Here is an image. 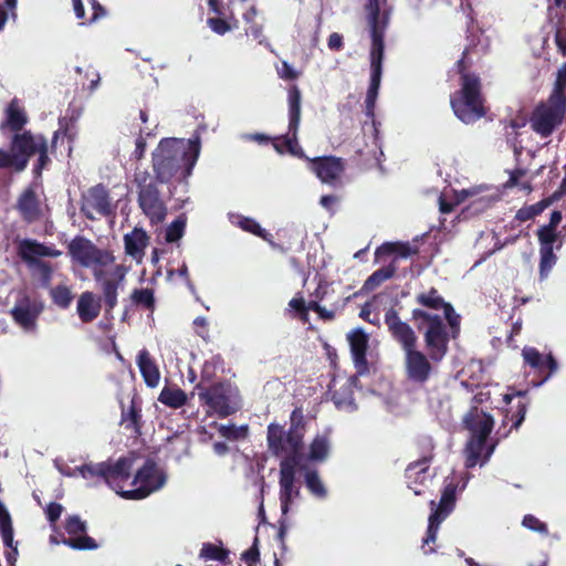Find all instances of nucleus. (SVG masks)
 <instances>
[{
  "mask_svg": "<svg viewBox=\"0 0 566 566\" xmlns=\"http://www.w3.org/2000/svg\"><path fill=\"white\" fill-rule=\"evenodd\" d=\"M304 430L300 426H291L287 431L275 423L268 427L269 449L277 457L291 459L298 464L303 447Z\"/></svg>",
  "mask_w": 566,
  "mask_h": 566,
  "instance_id": "obj_7",
  "label": "nucleus"
},
{
  "mask_svg": "<svg viewBox=\"0 0 566 566\" xmlns=\"http://www.w3.org/2000/svg\"><path fill=\"white\" fill-rule=\"evenodd\" d=\"M200 137L163 138L151 154L155 179L160 184L182 182L192 174L200 155Z\"/></svg>",
  "mask_w": 566,
  "mask_h": 566,
  "instance_id": "obj_1",
  "label": "nucleus"
},
{
  "mask_svg": "<svg viewBox=\"0 0 566 566\" xmlns=\"http://www.w3.org/2000/svg\"><path fill=\"white\" fill-rule=\"evenodd\" d=\"M553 203L552 199H544L534 205L523 207L516 212V219L520 221H527L541 214L547 207Z\"/></svg>",
  "mask_w": 566,
  "mask_h": 566,
  "instance_id": "obj_44",
  "label": "nucleus"
},
{
  "mask_svg": "<svg viewBox=\"0 0 566 566\" xmlns=\"http://www.w3.org/2000/svg\"><path fill=\"white\" fill-rule=\"evenodd\" d=\"M199 556L206 560L224 562L228 557V551L217 545L206 543L202 545Z\"/></svg>",
  "mask_w": 566,
  "mask_h": 566,
  "instance_id": "obj_51",
  "label": "nucleus"
},
{
  "mask_svg": "<svg viewBox=\"0 0 566 566\" xmlns=\"http://www.w3.org/2000/svg\"><path fill=\"white\" fill-rule=\"evenodd\" d=\"M312 169L324 184L336 185L344 171L340 158L324 157L312 161Z\"/></svg>",
  "mask_w": 566,
  "mask_h": 566,
  "instance_id": "obj_29",
  "label": "nucleus"
},
{
  "mask_svg": "<svg viewBox=\"0 0 566 566\" xmlns=\"http://www.w3.org/2000/svg\"><path fill=\"white\" fill-rule=\"evenodd\" d=\"M186 222L185 216H179L174 220L165 230V241L168 243L179 241L185 234Z\"/></svg>",
  "mask_w": 566,
  "mask_h": 566,
  "instance_id": "obj_45",
  "label": "nucleus"
},
{
  "mask_svg": "<svg viewBox=\"0 0 566 566\" xmlns=\"http://www.w3.org/2000/svg\"><path fill=\"white\" fill-rule=\"evenodd\" d=\"M28 123V115L22 103L13 98L4 109V120L0 128H8L11 132H20Z\"/></svg>",
  "mask_w": 566,
  "mask_h": 566,
  "instance_id": "obj_32",
  "label": "nucleus"
},
{
  "mask_svg": "<svg viewBox=\"0 0 566 566\" xmlns=\"http://www.w3.org/2000/svg\"><path fill=\"white\" fill-rule=\"evenodd\" d=\"M218 430L220 434L228 439L238 438V429L234 426L219 424Z\"/></svg>",
  "mask_w": 566,
  "mask_h": 566,
  "instance_id": "obj_63",
  "label": "nucleus"
},
{
  "mask_svg": "<svg viewBox=\"0 0 566 566\" xmlns=\"http://www.w3.org/2000/svg\"><path fill=\"white\" fill-rule=\"evenodd\" d=\"M199 398L221 418L234 413L240 408L239 392L230 384H216L200 391Z\"/></svg>",
  "mask_w": 566,
  "mask_h": 566,
  "instance_id": "obj_12",
  "label": "nucleus"
},
{
  "mask_svg": "<svg viewBox=\"0 0 566 566\" xmlns=\"http://www.w3.org/2000/svg\"><path fill=\"white\" fill-rule=\"evenodd\" d=\"M229 220L232 224L240 227L242 230L247 232H251L269 242L271 240L269 239L270 234L261 228V226L251 218L238 214V213H229L228 214Z\"/></svg>",
  "mask_w": 566,
  "mask_h": 566,
  "instance_id": "obj_38",
  "label": "nucleus"
},
{
  "mask_svg": "<svg viewBox=\"0 0 566 566\" xmlns=\"http://www.w3.org/2000/svg\"><path fill=\"white\" fill-rule=\"evenodd\" d=\"M301 91L297 86L289 90V132L273 140L274 149L280 153H289L296 157H304L297 143V130L301 122Z\"/></svg>",
  "mask_w": 566,
  "mask_h": 566,
  "instance_id": "obj_11",
  "label": "nucleus"
},
{
  "mask_svg": "<svg viewBox=\"0 0 566 566\" xmlns=\"http://www.w3.org/2000/svg\"><path fill=\"white\" fill-rule=\"evenodd\" d=\"M132 302L142 306L146 310H154L155 306V297L154 292L150 289H135L130 294Z\"/></svg>",
  "mask_w": 566,
  "mask_h": 566,
  "instance_id": "obj_48",
  "label": "nucleus"
},
{
  "mask_svg": "<svg viewBox=\"0 0 566 566\" xmlns=\"http://www.w3.org/2000/svg\"><path fill=\"white\" fill-rule=\"evenodd\" d=\"M93 276L102 292L105 312L111 313L117 305L119 290L124 287L126 269L113 263L108 268L95 271Z\"/></svg>",
  "mask_w": 566,
  "mask_h": 566,
  "instance_id": "obj_13",
  "label": "nucleus"
},
{
  "mask_svg": "<svg viewBox=\"0 0 566 566\" xmlns=\"http://www.w3.org/2000/svg\"><path fill=\"white\" fill-rule=\"evenodd\" d=\"M15 207L21 218L28 223H33L42 217L39 198L32 188H27L22 191Z\"/></svg>",
  "mask_w": 566,
  "mask_h": 566,
  "instance_id": "obj_30",
  "label": "nucleus"
},
{
  "mask_svg": "<svg viewBox=\"0 0 566 566\" xmlns=\"http://www.w3.org/2000/svg\"><path fill=\"white\" fill-rule=\"evenodd\" d=\"M386 0H367V21L370 30L371 46H385L384 35L388 24V14L381 12V4Z\"/></svg>",
  "mask_w": 566,
  "mask_h": 566,
  "instance_id": "obj_23",
  "label": "nucleus"
},
{
  "mask_svg": "<svg viewBox=\"0 0 566 566\" xmlns=\"http://www.w3.org/2000/svg\"><path fill=\"white\" fill-rule=\"evenodd\" d=\"M142 409L137 406L135 399H132L130 406L127 409L122 410L120 421L122 424L125 426L126 429H132L136 433L140 431V419H142Z\"/></svg>",
  "mask_w": 566,
  "mask_h": 566,
  "instance_id": "obj_39",
  "label": "nucleus"
},
{
  "mask_svg": "<svg viewBox=\"0 0 566 566\" xmlns=\"http://www.w3.org/2000/svg\"><path fill=\"white\" fill-rule=\"evenodd\" d=\"M412 318L417 323L418 329L423 333L426 348L431 361H441L448 352L450 338L442 317L415 308L412 311Z\"/></svg>",
  "mask_w": 566,
  "mask_h": 566,
  "instance_id": "obj_5",
  "label": "nucleus"
},
{
  "mask_svg": "<svg viewBox=\"0 0 566 566\" xmlns=\"http://www.w3.org/2000/svg\"><path fill=\"white\" fill-rule=\"evenodd\" d=\"M65 531L70 537H64L62 544L80 551L97 548L95 541L86 535V523L82 521L80 516H69L65 522Z\"/></svg>",
  "mask_w": 566,
  "mask_h": 566,
  "instance_id": "obj_22",
  "label": "nucleus"
},
{
  "mask_svg": "<svg viewBox=\"0 0 566 566\" xmlns=\"http://www.w3.org/2000/svg\"><path fill=\"white\" fill-rule=\"evenodd\" d=\"M136 363L145 384L150 388L157 387L160 380V373L147 349H142L138 353Z\"/></svg>",
  "mask_w": 566,
  "mask_h": 566,
  "instance_id": "obj_33",
  "label": "nucleus"
},
{
  "mask_svg": "<svg viewBox=\"0 0 566 566\" xmlns=\"http://www.w3.org/2000/svg\"><path fill=\"white\" fill-rule=\"evenodd\" d=\"M123 240L125 253L137 263H142L145 256V249L149 243L147 232L143 228L135 227L130 232L124 235Z\"/></svg>",
  "mask_w": 566,
  "mask_h": 566,
  "instance_id": "obj_31",
  "label": "nucleus"
},
{
  "mask_svg": "<svg viewBox=\"0 0 566 566\" xmlns=\"http://www.w3.org/2000/svg\"><path fill=\"white\" fill-rule=\"evenodd\" d=\"M566 112V97L551 94L546 103L538 105L532 113L530 124L541 137L546 138L563 123Z\"/></svg>",
  "mask_w": 566,
  "mask_h": 566,
  "instance_id": "obj_10",
  "label": "nucleus"
},
{
  "mask_svg": "<svg viewBox=\"0 0 566 566\" xmlns=\"http://www.w3.org/2000/svg\"><path fill=\"white\" fill-rule=\"evenodd\" d=\"M18 253L27 265L42 261L41 258H57L62 252L53 245H45L33 239H23L18 243Z\"/></svg>",
  "mask_w": 566,
  "mask_h": 566,
  "instance_id": "obj_26",
  "label": "nucleus"
},
{
  "mask_svg": "<svg viewBox=\"0 0 566 566\" xmlns=\"http://www.w3.org/2000/svg\"><path fill=\"white\" fill-rule=\"evenodd\" d=\"M295 462L282 459L280 463V503L282 515H286L293 501L300 495V488L295 482Z\"/></svg>",
  "mask_w": 566,
  "mask_h": 566,
  "instance_id": "obj_17",
  "label": "nucleus"
},
{
  "mask_svg": "<svg viewBox=\"0 0 566 566\" xmlns=\"http://www.w3.org/2000/svg\"><path fill=\"white\" fill-rule=\"evenodd\" d=\"M555 42L558 48V51L566 55V31L563 29H557L555 33Z\"/></svg>",
  "mask_w": 566,
  "mask_h": 566,
  "instance_id": "obj_62",
  "label": "nucleus"
},
{
  "mask_svg": "<svg viewBox=\"0 0 566 566\" xmlns=\"http://www.w3.org/2000/svg\"><path fill=\"white\" fill-rule=\"evenodd\" d=\"M305 485L313 496L318 500L327 497V488L323 483L316 470H308L304 475Z\"/></svg>",
  "mask_w": 566,
  "mask_h": 566,
  "instance_id": "obj_40",
  "label": "nucleus"
},
{
  "mask_svg": "<svg viewBox=\"0 0 566 566\" xmlns=\"http://www.w3.org/2000/svg\"><path fill=\"white\" fill-rule=\"evenodd\" d=\"M566 88V63L558 70L554 90L552 94H558L560 97H566L564 91Z\"/></svg>",
  "mask_w": 566,
  "mask_h": 566,
  "instance_id": "obj_55",
  "label": "nucleus"
},
{
  "mask_svg": "<svg viewBox=\"0 0 566 566\" xmlns=\"http://www.w3.org/2000/svg\"><path fill=\"white\" fill-rule=\"evenodd\" d=\"M537 237H538V241L541 244L539 249H544V248H553L554 249V243L557 240L556 229L548 228L547 226H543L538 229Z\"/></svg>",
  "mask_w": 566,
  "mask_h": 566,
  "instance_id": "obj_53",
  "label": "nucleus"
},
{
  "mask_svg": "<svg viewBox=\"0 0 566 566\" xmlns=\"http://www.w3.org/2000/svg\"><path fill=\"white\" fill-rule=\"evenodd\" d=\"M42 305L28 295H21L11 310L14 322L27 333L36 329V321L42 312Z\"/></svg>",
  "mask_w": 566,
  "mask_h": 566,
  "instance_id": "obj_19",
  "label": "nucleus"
},
{
  "mask_svg": "<svg viewBox=\"0 0 566 566\" xmlns=\"http://www.w3.org/2000/svg\"><path fill=\"white\" fill-rule=\"evenodd\" d=\"M395 273V268L389 265L375 271L364 283V290L373 291L382 282L389 280Z\"/></svg>",
  "mask_w": 566,
  "mask_h": 566,
  "instance_id": "obj_46",
  "label": "nucleus"
},
{
  "mask_svg": "<svg viewBox=\"0 0 566 566\" xmlns=\"http://www.w3.org/2000/svg\"><path fill=\"white\" fill-rule=\"evenodd\" d=\"M385 46L370 48V83L365 99V113L369 118H374V111L378 97V91L382 74V59Z\"/></svg>",
  "mask_w": 566,
  "mask_h": 566,
  "instance_id": "obj_18",
  "label": "nucleus"
},
{
  "mask_svg": "<svg viewBox=\"0 0 566 566\" xmlns=\"http://www.w3.org/2000/svg\"><path fill=\"white\" fill-rule=\"evenodd\" d=\"M81 211L90 220L112 214L114 207L107 189L103 185L90 188L83 195Z\"/></svg>",
  "mask_w": 566,
  "mask_h": 566,
  "instance_id": "obj_15",
  "label": "nucleus"
},
{
  "mask_svg": "<svg viewBox=\"0 0 566 566\" xmlns=\"http://www.w3.org/2000/svg\"><path fill=\"white\" fill-rule=\"evenodd\" d=\"M358 374L346 376L336 375L328 386V392L335 407L339 411L354 412L358 406L354 398V389L357 388Z\"/></svg>",
  "mask_w": 566,
  "mask_h": 566,
  "instance_id": "obj_14",
  "label": "nucleus"
},
{
  "mask_svg": "<svg viewBox=\"0 0 566 566\" xmlns=\"http://www.w3.org/2000/svg\"><path fill=\"white\" fill-rule=\"evenodd\" d=\"M45 137L42 135H32L30 132L22 134H15L11 142L10 153L17 158L25 160V167L28 166L29 158L39 150V147L43 145Z\"/></svg>",
  "mask_w": 566,
  "mask_h": 566,
  "instance_id": "obj_28",
  "label": "nucleus"
},
{
  "mask_svg": "<svg viewBox=\"0 0 566 566\" xmlns=\"http://www.w3.org/2000/svg\"><path fill=\"white\" fill-rule=\"evenodd\" d=\"M73 10L77 19H85L84 2L90 7L91 15L82 22V24L93 23L99 18L105 17V9L97 2V0H72Z\"/></svg>",
  "mask_w": 566,
  "mask_h": 566,
  "instance_id": "obj_35",
  "label": "nucleus"
},
{
  "mask_svg": "<svg viewBox=\"0 0 566 566\" xmlns=\"http://www.w3.org/2000/svg\"><path fill=\"white\" fill-rule=\"evenodd\" d=\"M429 457H423L419 461L410 463L406 469L407 485L416 495L423 493L424 488L430 482Z\"/></svg>",
  "mask_w": 566,
  "mask_h": 566,
  "instance_id": "obj_27",
  "label": "nucleus"
},
{
  "mask_svg": "<svg viewBox=\"0 0 566 566\" xmlns=\"http://www.w3.org/2000/svg\"><path fill=\"white\" fill-rule=\"evenodd\" d=\"M63 512V506L59 503H50L46 509L48 520L54 524L61 516Z\"/></svg>",
  "mask_w": 566,
  "mask_h": 566,
  "instance_id": "obj_61",
  "label": "nucleus"
},
{
  "mask_svg": "<svg viewBox=\"0 0 566 566\" xmlns=\"http://www.w3.org/2000/svg\"><path fill=\"white\" fill-rule=\"evenodd\" d=\"M539 280L544 281L548 277L551 270L556 264L557 256L553 248L539 249Z\"/></svg>",
  "mask_w": 566,
  "mask_h": 566,
  "instance_id": "obj_42",
  "label": "nucleus"
},
{
  "mask_svg": "<svg viewBox=\"0 0 566 566\" xmlns=\"http://www.w3.org/2000/svg\"><path fill=\"white\" fill-rule=\"evenodd\" d=\"M35 154L39 155V158H38V164L34 167V172L36 175H40L42 169L50 161L49 156H48V143H46V139L43 142V145L41 147H39V150H36Z\"/></svg>",
  "mask_w": 566,
  "mask_h": 566,
  "instance_id": "obj_57",
  "label": "nucleus"
},
{
  "mask_svg": "<svg viewBox=\"0 0 566 566\" xmlns=\"http://www.w3.org/2000/svg\"><path fill=\"white\" fill-rule=\"evenodd\" d=\"M331 440L327 433L317 434L310 446L308 459L323 462L328 458Z\"/></svg>",
  "mask_w": 566,
  "mask_h": 566,
  "instance_id": "obj_37",
  "label": "nucleus"
},
{
  "mask_svg": "<svg viewBox=\"0 0 566 566\" xmlns=\"http://www.w3.org/2000/svg\"><path fill=\"white\" fill-rule=\"evenodd\" d=\"M394 252H396L401 258H408L415 254L417 252V249L410 247L408 243L399 245L392 243H385L376 250V255L378 256L380 254H391Z\"/></svg>",
  "mask_w": 566,
  "mask_h": 566,
  "instance_id": "obj_50",
  "label": "nucleus"
},
{
  "mask_svg": "<svg viewBox=\"0 0 566 566\" xmlns=\"http://www.w3.org/2000/svg\"><path fill=\"white\" fill-rule=\"evenodd\" d=\"M70 256L83 268L95 271L111 266L115 258L109 250L97 248L90 239L76 235L67 245Z\"/></svg>",
  "mask_w": 566,
  "mask_h": 566,
  "instance_id": "obj_8",
  "label": "nucleus"
},
{
  "mask_svg": "<svg viewBox=\"0 0 566 566\" xmlns=\"http://www.w3.org/2000/svg\"><path fill=\"white\" fill-rule=\"evenodd\" d=\"M0 531L3 544L9 548L14 547L15 544L13 541V527L11 524V518L2 505H0Z\"/></svg>",
  "mask_w": 566,
  "mask_h": 566,
  "instance_id": "obj_43",
  "label": "nucleus"
},
{
  "mask_svg": "<svg viewBox=\"0 0 566 566\" xmlns=\"http://www.w3.org/2000/svg\"><path fill=\"white\" fill-rule=\"evenodd\" d=\"M347 340L357 374L366 375L368 373L366 350L368 348L369 335L358 327L347 334Z\"/></svg>",
  "mask_w": 566,
  "mask_h": 566,
  "instance_id": "obj_25",
  "label": "nucleus"
},
{
  "mask_svg": "<svg viewBox=\"0 0 566 566\" xmlns=\"http://www.w3.org/2000/svg\"><path fill=\"white\" fill-rule=\"evenodd\" d=\"M137 460L139 458L132 453L119 458L115 463L109 461L88 462L76 467V470L83 479L92 481L91 485H96L97 481L102 479L112 490L119 494L122 492V483L128 481L130 471L134 469Z\"/></svg>",
  "mask_w": 566,
  "mask_h": 566,
  "instance_id": "obj_3",
  "label": "nucleus"
},
{
  "mask_svg": "<svg viewBox=\"0 0 566 566\" xmlns=\"http://www.w3.org/2000/svg\"><path fill=\"white\" fill-rule=\"evenodd\" d=\"M385 324L387 325L392 338L400 345L403 353L417 348L418 337L412 327L400 319L394 308H389L385 314Z\"/></svg>",
  "mask_w": 566,
  "mask_h": 566,
  "instance_id": "obj_20",
  "label": "nucleus"
},
{
  "mask_svg": "<svg viewBox=\"0 0 566 566\" xmlns=\"http://www.w3.org/2000/svg\"><path fill=\"white\" fill-rule=\"evenodd\" d=\"M327 45L331 50H340L343 48V36L336 32L332 33L328 38Z\"/></svg>",
  "mask_w": 566,
  "mask_h": 566,
  "instance_id": "obj_64",
  "label": "nucleus"
},
{
  "mask_svg": "<svg viewBox=\"0 0 566 566\" xmlns=\"http://www.w3.org/2000/svg\"><path fill=\"white\" fill-rule=\"evenodd\" d=\"M455 492L457 485L454 483H448L444 486L438 507H436L429 516L427 536L423 539V545L436 541L440 524L454 509Z\"/></svg>",
  "mask_w": 566,
  "mask_h": 566,
  "instance_id": "obj_16",
  "label": "nucleus"
},
{
  "mask_svg": "<svg viewBox=\"0 0 566 566\" xmlns=\"http://www.w3.org/2000/svg\"><path fill=\"white\" fill-rule=\"evenodd\" d=\"M429 355L426 356L417 348L405 353V367L408 378L413 382L427 381L432 373Z\"/></svg>",
  "mask_w": 566,
  "mask_h": 566,
  "instance_id": "obj_24",
  "label": "nucleus"
},
{
  "mask_svg": "<svg viewBox=\"0 0 566 566\" xmlns=\"http://www.w3.org/2000/svg\"><path fill=\"white\" fill-rule=\"evenodd\" d=\"M158 401L166 407L178 409L186 405L187 395L178 387L165 386L158 396Z\"/></svg>",
  "mask_w": 566,
  "mask_h": 566,
  "instance_id": "obj_36",
  "label": "nucleus"
},
{
  "mask_svg": "<svg viewBox=\"0 0 566 566\" xmlns=\"http://www.w3.org/2000/svg\"><path fill=\"white\" fill-rule=\"evenodd\" d=\"M0 169H13L21 172L25 169V160L17 158L8 149L0 148Z\"/></svg>",
  "mask_w": 566,
  "mask_h": 566,
  "instance_id": "obj_49",
  "label": "nucleus"
},
{
  "mask_svg": "<svg viewBox=\"0 0 566 566\" xmlns=\"http://www.w3.org/2000/svg\"><path fill=\"white\" fill-rule=\"evenodd\" d=\"M524 363L530 365L532 368L539 369L544 366L543 355L534 347H524L522 350Z\"/></svg>",
  "mask_w": 566,
  "mask_h": 566,
  "instance_id": "obj_52",
  "label": "nucleus"
},
{
  "mask_svg": "<svg viewBox=\"0 0 566 566\" xmlns=\"http://www.w3.org/2000/svg\"><path fill=\"white\" fill-rule=\"evenodd\" d=\"M77 315L83 323L94 321L101 312V303L92 292H83L76 306Z\"/></svg>",
  "mask_w": 566,
  "mask_h": 566,
  "instance_id": "obj_34",
  "label": "nucleus"
},
{
  "mask_svg": "<svg viewBox=\"0 0 566 566\" xmlns=\"http://www.w3.org/2000/svg\"><path fill=\"white\" fill-rule=\"evenodd\" d=\"M522 524L524 527L541 534H547L548 532L546 524L531 514L524 516Z\"/></svg>",
  "mask_w": 566,
  "mask_h": 566,
  "instance_id": "obj_54",
  "label": "nucleus"
},
{
  "mask_svg": "<svg viewBox=\"0 0 566 566\" xmlns=\"http://www.w3.org/2000/svg\"><path fill=\"white\" fill-rule=\"evenodd\" d=\"M417 303L431 310H443L444 318L447 319L451 336L457 337L460 331V315L455 313L450 303L444 302L439 292L431 287L427 292L419 293L416 297Z\"/></svg>",
  "mask_w": 566,
  "mask_h": 566,
  "instance_id": "obj_21",
  "label": "nucleus"
},
{
  "mask_svg": "<svg viewBox=\"0 0 566 566\" xmlns=\"http://www.w3.org/2000/svg\"><path fill=\"white\" fill-rule=\"evenodd\" d=\"M207 23L214 33L220 35H223L231 30V25L220 18H209Z\"/></svg>",
  "mask_w": 566,
  "mask_h": 566,
  "instance_id": "obj_56",
  "label": "nucleus"
},
{
  "mask_svg": "<svg viewBox=\"0 0 566 566\" xmlns=\"http://www.w3.org/2000/svg\"><path fill=\"white\" fill-rule=\"evenodd\" d=\"M544 365L547 366L548 374L539 382H537L535 385L536 387L542 386L544 382H546L548 379H551V377L558 370V364L552 354H548L545 357Z\"/></svg>",
  "mask_w": 566,
  "mask_h": 566,
  "instance_id": "obj_58",
  "label": "nucleus"
},
{
  "mask_svg": "<svg viewBox=\"0 0 566 566\" xmlns=\"http://www.w3.org/2000/svg\"><path fill=\"white\" fill-rule=\"evenodd\" d=\"M245 32H247V34H251L255 40H258L260 44H264L268 48L271 46L270 43L266 41V39L263 35L262 25L251 24L250 28Z\"/></svg>",
  "mask_w": 566,
  "mask_h": 566,
  "instance_id": "obj_60",
  "label": "nucleus"
},
{
  "mask_svg": "<svg viewBox=\"0 0 566 566\" xmlns=\"http://www.w3.org/2000/svg\"><path fill=\"white\" fill-rule=\"evenodd\" d=\"M166 483V475L154 460L147 459L144 464L137 469V472L130 482L133 489L124 490L119 495L127 500L145 499L151 493L160 490Z\"/></svg>",
  "mask_w": 566,
  "mask_h": 566,
  "instance_id": "obj_9",
  "label": "nucleus"
},
{
  "mask_svg": "<svg viewBox=\"0 0 566 566\" xmlns=\"http://www.w3.org/2000/svg\"><path fill=\"white\" fill-rule=\"evenodd\" d=\"M157 182L146 170L136 171L134 175L138 206L151 224L161 223L167 216V206L159 192Z\"/></svg>",
  "mask_w": 566,
  "mask_h": 566,
  "instance_id": "obj_6",
  "label": "nucleus"
},
{
  "mask_svg": "<svg viewBox=\"0 0 566 566\" xmlns=\"http://www.w3.org/2000/svg\"><path fill=\"white\" fill-rule=\"evenodd\" d=\"M34 280L39 282L42 287H49L52 280V266L45 261L33 262L28 265Z\"/></svg>",
  "mask_w": 566,
  "mask_h": 566,
  "instance_id": "obj_41",
  "label": "nucleus"
},
{
  "mask_svg": "<svg viewBox=\"0 0 566 566\" xmlns=\"http://www.w3.org/2000/svg\"><path fill=\"white\" fill-rule=\"evenodd\" d=\"M461 75V90L451 95L454 115L463 123L471 124L484 115L480 94V82L475 75L463 73V60L458 62Z\"/></svg>",
  "mask_w": 566,
  "mask_h": 566,
  "instance_id": "obj_4",
  "label": "nucleus"
},
{
  "mask_svg": "<svg viewBox=\"0 0 566 566\" xmlns=\"http://www.w3.org/2000/svg\"><path fill=\"white\" fill-rule=\"evenodd\" d=\"M463 422L471 432L464 450L465 467L484 465L495 449V444L486 446V439L494 424L493 418L478 407H472L464 416Z\"/></svg>",
  "mask_w": 566,
  "mask_h": 566,
  "instance_id": "obj_2",
  "label": "nucleus"
},
{
  "mask_svg": "<svg viewBox=\"0 0 566 566\" xmlns=\"http://www.w3.org/2000/svg\"><path fill=\"white\" fill-rule=\"evenodd\" d=\"M277 74L283 80H295L298 76V72L286 61L282 62V66L277 69Z\"/></svg>",
  "mask_w": 566,
  "mask_h": 566,
  "instance_id": "obj_59",
  "label": "nucleus"
},
{
  "mask_svg": "<svg viewBox=\"0 0 566 566\" xmlns=\"http://www.w3.org/2000/svg\"><path fill=\"white\" fill-rule=\"evenodd\" d=\"M50 295L52 297L53 303L60 308H67L72 301L73 294L70 287L66 285H57L50 290Z\"/></svg>",
  "mask_w": 566,
  "mask_h": 566,
  "instance_id": "obj_47",
  "label": "nucleus"
}]
</instances>
